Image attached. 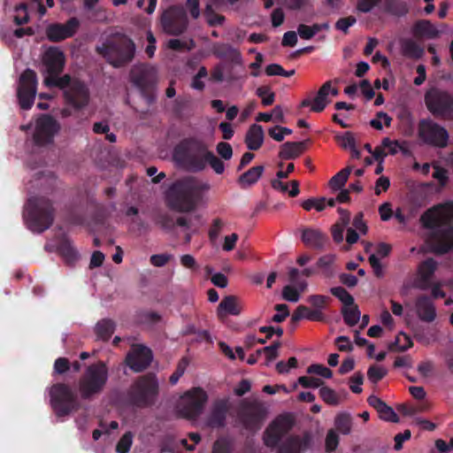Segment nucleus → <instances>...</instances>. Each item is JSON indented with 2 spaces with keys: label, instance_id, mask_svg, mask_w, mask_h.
Wrapping results in <instances>:
<instances>
[{
  "label": "nucleus",
  "instance_id": "1",
  "mask_svg": "<svg viewBox=\"0 0 453 453\" xmlns=\"http://www.w3.org/2000/svg\"><path fill=\"white\" fill-rule=\"evenodd\" d=\"M453 219V214L444 205L434 206L420 217L422 226L432 230L427 242L433 252L443 255L453 250V225L443 226L444 221Z\"/></svg>",
  "mask_w": 453,
  "mask_h": 453
},
{
  "label": "nucleus",
  "instance_id": "2",
  "mask_svg": "<svg viewBox=\"0 0 453 453\" xmlns=\"http://www.w3.org/2000/svg\"><path fill=\"white\" fill-rule=\"evenodd\" d=\"M209 185L193 176H187L173 181L166 189L165 196L167 206L180 212H189L196 209L209 189Z\"/></svg>",
  "mask_w": 453,
  "mask_h": 453
},
{
  "label": "nucleus",
  "instance_id": "3",
  "mask_svg": "<svg viewBox=\"0 0 453 453\" xmlns=\"http://www.w3.org/2000/svg\"><path fill=\"white\" fill-rule=\"evenodd\" d=\"M96 51L115 68L130 64L136 53L134 42L125 34H115L110 40L96 48Z\"/></svg>",
  "mask_w": 453,
  "mask_h": 453
},
{
  "label": "nucleus",
  "instance_id": "4",
  "mask_svg": "<svg viewBox=\"0 0 453 453\" xmlns=\"http://www.w3.org/2000/svg\"><path fill=\"white\" fill-rule=\"evenodd\" d=\"M207 145L199 140L190 138L180 142L174 148V159L185 170L190 173H199L205 169Z\"/></svg>",
  "mask_w": 453,
  "mask_h": 453
},
{
  "label": "nucleus",
  "instance_id": "5",
  "mask_svg": "<svg viewBox=\"0 0 453 453\" xmlns=\"http://www.w3.org/2000/svg\"><path fill=\"white\" fill-rule=\"evenodd\" d=\"M24 219L34 233L42 234L49 229L55 219L52 202L44 196H33L27 200Z\"/></svg>",
  "mask_w": 453,
  "mask_h": 453
},
{
  "label": "nucleus",
  "instance_id": "6",
  "mask_svg": "<svg viewBox=\"0 0 453 453\" xmlns=\"http://www.w3.org/2000/svg\"><path fill=\"white\" fill-rule=\"evenodd\" d=\"M159 393L157 376L148 372L135 379L126 393L128 404L137 408H148L155 404Z\"/></svg>",
  "mask_w": 453,
  "mask_h": 453
},
{
  "label": "nucleus",
  "instance_id": "7",
  "mask_svg": "<svg viewBox=\"0 0 453 453\" xmlns=\"http://www.w3.org/2000/svg\"><path fill=\"white\" fill-rule=\"evenodd\" d=\"M109 380V369L105 362L98 361L88 365L80 377L78 388L83 400H91L100 395Z\"/></svg>",
  "mask_w": 453,
  "mask_h": 453
},
{
  "label": "nucleus",
  "instance_id": "8",
  "mask_svg": "<svg viewBox=\"0 0 453 453\" xmlns=\"http://www.w3.org/2000/svg\"><path fill=\"white\" fill-rule=\"evenodd\" d=\"M48 83L54 84L63 91V96L67 105L76 111L85 108L90 100V91L85 81L73 77L70 74H64L60 80H48Z\"/></svg>",
  "mask_w": 453,
  "mask_h": 453
},
{
  "label": "nucleus",
  "instance_id": "9",
  "mask_svg": "<svg viewBox=\"0 0 453 453\" xmlns=\"http://www.w3.org/2000/svg\"><path fill=\"white\" fill-rule=\"evenodd\" d=\"M50 404L55 414L61 418L80 409L77 394L66 383L53 384L50 389Z\"/></svg>",
  "mask_w": 453,
  "mask_h": 453
},
{
  "label": "nucleus",
  "instance_id": "10",
  "mask_svg": "<svg viewBox=\"0 0 453 453\" xmlns=\"http://www.w3.org/2000/svg\"><path fill=\"white\" fill-rule=\"evenodd\" d=\"M425 104L434 117L453 121V94L449 91L432 88L425 94Z\"/></svg>",
  "mask_w": 453,
  "mask_h": 453
},
{
  "label": "nucleus",
  "instance_id": "11",
  "mask_svg": "<svg viewBox=\"0 0 453 453\" xmlns=\"http://www.w3.org/2000/svg\"><path fill=\"white\" fill-rule=\"evenodd\" d=\"M65 56L57 46H50L42 56L41 73L44 76L43 84L47 88H53L54 84L48 83V80H60V74L64 71Z\"/></svg>",
  "mask_w": 453,
  "mask_h": 453
},
{
  "label": "nucleus",
  "instance_id": "12",
  "mask_svg": "<svg viewBox=\"0 0 453 453\" xmlns=\"http://www.w3.org/2000/svg\"><path fill=\"white\" fill-rule=\"evenodd\" d=\"M130 81L140 90L150 104L153 101V91L157 83V71L145 64L134 65L130 70Z\"/></svg>",
  "mask_w": 453,
  "mask_h": 453
},
{
  "label": "nucleus",
  "instance_id": "13",
  "mask_svg": "<svg viewBox=\"0 0 453 453\" xmlns=\"http://www.w3.org/2000/svg\"><path fill=\"white\" fill-rule=\"evenodd\" d=\"M208 400L207 393L202 388L187 391L178 403V412L188 419H195L203 412Z\"/></svg>",
  "mask_w": 453,
  "mask_h": 453
},
{
  "label": "nucleus",
  "instance_id": "14",
  "mask_svg": "<svg viewBox=\"0 0 453 453\" xmlns=\"http://www.w3.org/2000/svg\"><path fill=\"white\" fill-rule=\"evenodd\" d=\"M418 137L427 145L443 149L449 143L447 129L430 119H422L418 125Z\"/></svg>",
  "mask_w": 453,
  "mask_h": 453
},
{
  "label": "nucleus",
  "instance_id": "15",
  "mask_svg": "<svg viewBox=\"0 0 453 453\" xmlns=\"http://www.w3.org/2000/svg\"><path fill=\"white\" fill-rule=\"evenodd\" d=\"M265 415V408L257 401L243 399L237 410L239 421L248 430L258 428Z\"/></svg>",
  "mask_w": 453,
  "mask_h": 453
},
{
  "label": "nucleus",
  "instance_id": "16",
  "mask_svg": "<svg viewBox=\"0 0 453 453\" xmlns=\"http://www.w3.org/2000/svg\"><path fill=\"white\" fill-rule=\"evenodd\" d=\"M161 25L166 34L180 35L187 30L188 25L186 11L181 6H170L161 16Z\"/></svg>",
  "mask_w": 453,
  "mask_h": 453
},
{
  "label": "nucleus",
  "instance_id": "17",
  "mask_svg": "<svg viewBox=\"0 0 453 453\" xmlns=\"http://www.w3.org/2000/svg\"><path fill=\"white\" fill-rule=\"evenodd\" d=\"M37 91L36 73L27 68L19 76L17 96L21 109L29 110L32 108Z\"/></svg>",
  "mask_w": 453,
  "mask_h": 453
},
{
  "label": "nucleus",
  "instance_id": "18",
  "mask_svg": "<svg viewBox=\"0 0 453 453\" xmlns=\"http://www.w3.org/2000/svg\"><path fill=\"white\" fill-rule=\"evenodd\" d=\"M60 130V124L51 115L42 114L35 121L33 141L42 147L53 143L55 135Z\"/></svg>",
  "mask_w": 453,
  "mask_h": 453
},
{
  "label": "nucleus",
  "instance_id": "19",
  "mask_svg": "<svg viewBox=\"0 0 453 453\" xmlns=\"http://www.w3.org/2000/svg\"><path fill=\"white\" fill-rule=\"evenodd\" d=\"M292 421L287 416L276 418L264 432L263 441L266 447L275 448L283 436L291 429Z\"/></svg>",
  "mask_w": 453,
  "mask_h": 453
},
{
  "label": "nucleus",
  "instance_id": "20",
  "mask_svg": "<svg viewBox=\"0 0 453 453\" xmlns=\"http://www.w3.org/2000/svg\"><path fill=\"white\" fill-rule=\"evenodd\" d=\"M81 22L76 17L70 18L65 23H52L46 27L49 41L58 42L73 37L80 28Z\"/></svg>",
  "mask_w": 453,
  "mask_h": 453
},
{
  "label": "nucleus",
  "instance_id": "21",
  "mask_svg": "<svg viewBox=\"0 0 453 453\" xmlns=\"http://www.w3.org/2000/svg\"><path fill=\"white\" fill-rule=\"evenodd\" d=\"M152 351L146 346H134L126 357L127 365L134 372H142L151 364Z\"/></svg>",
  "mask_w": 453,
  "mask_h": 453
},
{
  "label": "nucleus",
  "instance_id": "22",
  "mask_svg": "<svg viewBox=\"0 0 453 453\" xmlns=\"http://www.w3.org/2000/svg\"><path fill=\"white\" fill-rule=\"evenodd\" d=\"M230 409L228 399H217L212 403L206 424L211 428H222L226 426V417Z\"/></svg>",
  "mask_w": 453,
  "mask_h": 453
},
{
  "label": "nucleus",
  "instance_id": "23",
  "mask_svg": "<svg viewBox=\"0 0 453 453\" xmlns=\"http://www.w3.org/2000/svg\"><path fill=\"white\" fill-rule=\"evenodd\" d=\"M302 242L307 247L322 250L328 242L327 235L318 228L304 227L302 230Z\"/></svg>",
  "mask_w": 453,
  "mask_h": 453
},
{
  "label": "nucleus",
  "instance_id": "24",
  "mask_svg": "<svg viewBox=\"0 0 453 453\" xmlns=\"http://www.w3.org/2000/svg\"><path fill=\"white\" fill-rule=\"evenodd\" d=\"M416 312L420 320L424 322H433L436 318V310L430 296L420 295L415 302Z\"/></svg>",
  "mask_w": 453,
  "mask_h": 453
},
{
  "label": "nucleus",
  "instance_id": "25",
  "mask_svg": "<svg viewBox=\"0 0 453 453\" xmlns=\"http://www.w3.org/2000/svg\"><path fill=\"white\" fill-rule=\"evenodd\" d=\"M331 81H326L319 89L317 96L313 99V104L311 105V111L314 112H321L325 110L329 100H327V96L329 93L332 96H336L339 93L336 88H332Z\"/></svg>",
  "mask_w": 453,
  "mask_h": 453
},
{
  "label": "nucleus",
  "instance_id": "26",
  "mask_svg": "<svg viewBox=\"0 0 453 453\" xmlns=\"http://www.w3.org/2000/svg\"><path fill=\"white\" fill-rule=\"evenodd\" d=\"M310 140L302 142H287L280 147L279 157L284 160L295 159L300 157L307 149Z\"/></svg>",
  "mask_w": 453,
  "mask_h": 453
},
{
  "label": "nucleus",
  "instance_id": "27",
  "mask_svg": "<svg viewBox=\"0 0 453 453\" xmlns=\"http://www.w3.org/2000/svg\"><path fill=\"white\" fill-rule=\"evenodd\" d=\"M241 307L237 303V297L234 296H226L219 303L217 308V316L223 320L227 315H239Z\"/></svg>",
  "mask_w": 453,
  "mask_h": 453
},
{
  "label": "nucleus",
  "instance_id": "28",
  "mask_svg": "<svg viewBox=\"0 0 453 453\" xmlns=\"http://www.w3.org/2000/svg\"><path fill=\"white\" fill-rule=\"evenodd\" d=\"M264 137L265 134L262 126L253 124L248 129L244 142L249 150H257L264 142Z\"/></svg>",
  "mask_w": 453,
  "mask_h": 453
},
{
  "label": "nucleus",
  "instance_id": "29",
  "mask_svg": "<svg viewBox=\"0 0 453 453\" xmlns=\"http://www.w3.org/2000/svg\"><path fill=\"white\" fill-rule=\"evenodd\" d=\"M412 33L416 37L426 39H435L440 35L439 30L427 19L416 21L412 27Z\"/></svg>",
  "mask_w": 453,
  "mask_h": 453
},
{
  "label": "nucleus",
  "instance_id": "30",
  "mask_svg": "<svg viewBox=\"0 0 453 453\" xmlns=\"http://www.w3.org/2000/svg\"><path fill=\"white\" fill-rule=\"evenodd\" d=\"M57 250L68 265H73L79 258L77 250L72 245L71 241L65 236L60 239Z\"/></svg>",
  "mask_w": 453,
  "mask_h": 453
},
{
  "label": "nucleus",
  "instance_id": "31",
  "mask_svg": "<svg viewBox=\"0 0 453 453\" xmlns=\"http://www.w3.org/2000/svg\"><path fill=\"white\" fill-rule=\"evenodd\" d=\"M263 165H256L249 169L247 172L241 174L238 178V182L242 188L254 185L257 182L259 178L264 173Z\"/></svg>",
  "mask_w": 453,
  "mask_h": 453
},
{
  "label": "nucleus",
  "instance_id": "32",
  "mask_svg": "<svg viewBox=\"0 0 453 453\" xmlns=\"http://www.w3.org/2000/svg\"><path fill=\"white\" fill-rule=\"evenodd\" d=\"M115 331V323L109 319H104L97 322L95 327V333L98 339L106 342Z\"/></svg>",
  "mask_w": 453,
  "mask_h": 453
},
{
  "label": "nucleus",
  "instance_id": "33",
  "mask_svg": "<svg viewBox=\"0 0 453 453\" xmlns=\"http://www.w3.org/2000/svg\"><path fill=\"white\" fill-rule=\"evenodd\" d=\"M436 268L437 262L432 257L426 258L421 262L418 268L421 281L426 284L434 275Z\"/></svg>",
  "mask_w": 453,
  "mask_h": 453
},
{
  "label": "nucleus",
  "instance_id": "34",
  "mask_svg": "<svg viewBox=\"0 0 453 453\" xmlns=\"http://www.w3.org/2000/svg\"><path fill=\"white\" fill-rule=\"evenodd\" d=\"M335 428L342 434H349L351 432L352 418L348 412H341L334 418Z\"/></svg>",
  "mask_w": 453,
  "mask_h": 453
},
{
  "label": "nucleus",
  "instance_id": "35",
  "mask_svg": "<svg viewBox=\"0 0 453 453\" xmlns=\"http://www.w3.org/2000/svg\"><path fill=\"white\" fill-rule=\"evenodd\" d=\"M342 314L345 324L349 326H355L359 321L361 315L357 305L355 303L353 306L342 307Z\"/></svg>",
  "mask_w": 453,
  "mask_h": 453
},
{
  "label": "nucleus",
  "instance_id": "36",
  "mask_svg": "<svg viewBox=\"0 0 453 453\" xmlns=\"http://www.w3.org/2000/svg\"><path fill=\"white\" fill-rule=\"evenodd\" d=\"M351 167L348 166L338 172L329 180V186L334 190L341 189L348 180L350 174Z\"/></svg>",
  "mask_w": 453,
  "mask_h": 453
},
{
  "label": "nucleus",
  "instance_id": "37",
  "mask_svg": "<svg viewBox=\"0 0 453 453\" xmlns=\"http://www.w3.org/2000/svg\"><path fill=\"white\" fill-rule=\"evenodd\" d=\"M326 27L327 25L314 24L312 26H307L300 24L297 27V33L302 39L309 40L311 39L317 33H319L322 27Z\"/></svg>",
  "mask_w": 453,
  "mask_h": 453
},
{
  "label": "nucleus",
  "instance_id": "38",
  "mask_svg": "<svg viewBox=\"0 0 453 453\" xmlns=\"http://www.w3.org/2000/svg\"><path fill=\"white\" fill-rule=\"evenodd\" d=\"M330 292L342 303L343 307L354 305V297L344 288L334 287L330 288Z\"/></svg>",
  "mask_w": 453,
  "mask_h": 453
},
{
  "label": "nucleus",
  "instance_id": "39",
  "mask_svg": "<svg viewBox=\"0 0 453 453\" xmlns=\"http://www.w3.org/2000/svg\"><path fill=\"white\" fill-rule=\"evenodd\" d=\"M382 147L388 149V153L391 155H395L399 150L403 154L408 152L406 142H400L397 140H390L388 137H385L382 140Z\"/></svg>",
  "mask_w": 453,
  "mask_h": 453
},
{
  "label": "nucleus",
  "instance_id": "40",
  "mask_svg": "<svg viewBox=\"0 0 453 453\" xmlns=\"http://www.w3.org/2000/svg\"><path fill=\"white\" fill-rule=\"evenodd\" d=\"M256 95L261 98L264 106L272 105L275 101V93L269 86H260L256 90Z\"/></svg>",
  "mask_w": 453,
  "mask_h": 453
},
{
  "label": "nucleus",
  "instance_id": "41",
  "mask_svg": "<svg viewBox=\"0 0 453 453\" xmlns=\"http://www.w3.org/2000/svg\"><path fill=\"white\" fill-rule=\"evenodd\" d=\"M319 396L321 399L329 405H338L341 398L338 394L328 387H321L319 389Z\"/></svg>",
  "mask_w": 453,
  "mask_h": 453
},
{
  "label": "nucleus",
  "instance_id": "42",
  "mask_svg": "<svg viewBox=\"0 0 453 453\" xmlns=\"http://www.w3.org/2000/svg\"><path fill=\"white\" fill-rule=\"evenodd\" d=\"M169 49L176 51H189L196 47V43L193 39L188 41H181L180 39H171L167 42Z\"/></svg>",
  "mask_w": 453,
  "mask_h": 453
},
{
  "label": "nucleus",
  "instance_id": "43",
  "mask_svg": "<svg viewBox=\"0 0 453 453\" xmlns=\"http://www.w3.org/2000/svg\"><path fill=\"white\" fill-rule=\"evenodd\" d=\"M405 56L413 58H419L424 53V50L414 41L409 40L403 46Z\"/></svg>",
  "mask_w": 453,
  "mask_h": 453
},
{
  "label": "nucleus",
  "instance_id": "44",
  "mask_svg": "<svg viewBox=\"0 0 453 453\" xmlns=\"http://www.w3.org/2000/svg\"><path fill=\"white\" fill-rule=\"evenodd\" d=\"M387 373L388 371L384 367L372 365L368 368L367 377L372 383L376 384L381 380Z\"/></svg>",
  "mask_w": 453,
  "mask_h": 453
},
{
  "label": "nucleus",
  "instance_id": "45",
  "mask_svg": "<svg viewBox=\"0 0 453 453\" xmlns=\"http://www.w3.org/2000/svg\"><path fill=\"white\" fill-rule=\"evenodd\" d=\"M204 15L207 22L211 27L221 26L225 20L223 15L218 14L212 9L211 4H207L204 10Z\"/></svg>",
  "mask_w": 453,
  "mask_h": 453
},
{
  "label": "nucleus",
  "instance_id": "46",
  "mask_svg": "<svg viewBox=\"0 0 453 453\" xmlns=\"http://www.w3.org/2000/svg\"><path fill=\"white\" fill-rule=\"evenodd\" d=\"M207 157L205 159V166L207 164L211 165V167L214 170V172L218 174H221L225 171V165L221 159L214 155L212 151L209 150V152L206 153Z\"/></svg>",
  "mask_w": 453,
  "mask_h": 453
},
{
  "label": "nucleus",
  "instance_id": "47",
  "mask_svg": "<svg viewBox=\"0 0 453 453\" xmlns=\"http://www.w3.org/2000/svg\"><path fill=\"white\" fill-rule=\"evenodd\" d=\"M295 73L296 71L294 69L290 71L284 70V68L279 64H271L265 67V73L268 76L280 75L283 77H291Z\"/></svg>",
  "mask_w": 453,
  "mask_h": 453
},
{
  "label": "nucleus",
  "instance_id": "48",
  "mask_svg": "<svg viewBox=\"0 0 453 453\" xmlns=\"http://www.w3.org/2000/svg\"><path fill=\"white\" fill-rule=\"evenodd\" d=\"M133 443V434L131 432L125 433L116 445L118 453H127Z\"/></svg>",
  "mask_w": 453,
  "mask_h": 453
},
{
  "label": "nucleus",
  "instance_id": "49",
  "mask_svg": "<svg viewBox=\"0 0 453 453\" xmlns=\"http://www.w3.org/2000/svg\"><path fill=\"white\" fill-rule=\"evenodd\" d=\"M16 15L14 16V23L18 26L27 24L29 21V15L27 13V7L26 4H20L15 9Z\"/></svg>",
  "mask_w": 453,
  "mask_h": 453
},
{
  "label": "nucleus",
  "instance_id": "50",
  "mask_svg": "<svg viewBox=\"0 0 453 453\" xmlns=\"http://www.w3.org/2000/svg\"><path fill=\"white\" fill-rule=\"evenodd\" d=\"M379 416L381 419L385 421L397 423L399 422V418L397 414L395 412L393 408L385 403L379 411Z\"/></svg>",
  "mask_w": 453,
  "mask_h": 453
},
{
  "label": "nucleus",
  "instance_id": "51",
  "mask_svg": "<svg viewBox=\"0 0 453 453\" xmlns=\"http://www.w3.org/2000/svg\"><path fill=\"white\" fill-rule=\"evenodd\" d=\"M300 275V272L296 268H291L288 272V280L289 281L296 285V288L299 291V293L303 292L307 288V282L305 280H299L298 277Z\"/></svg>",
  "mask_w": 453,
  "mask_h": 453
},
{
  "label": "nucleus",
  "instance_id": "52",
  "mask_svg": "<svg viewBox=\"0 0 453 453\" xmlns=\"http://www.w3.org/2000/svg\"><path fill=\"white\" fill-rule=\"evenodd\" d=\"M357 23V19L354 16L339 19L334 27L335 29L343 32L345 35L349 33V28Z\"/></svg>",
  "mask_w": 453,
  "mask_h": 453
},
{
  "label": "nucleus",
  "instance_id": "53",
  "mask_svg": "<svg viewBox=\"0 0 453 453\" xmlns=\"http://www.w3.org/2000/svg\"><path fill=\"white\" fill-rule=\"evenodd\" d=\"M326 452H334L339 444V435L333 429L327 432L326 437Z\"/></svg>",
  "mask_w": 453,
  "mask_h": 453
},
{
  "label": "nucleus",
  "instance_id": "54",
  "mask_svg": "<svg viewBox=\"0 0 453 453\" xmlns=\"http://www.w3.org/2000/svg\"><path fill=\"white\" fill-rule=\"evenodd\" d=\"M329 300V296L323 295H311L308 297V302L319 311L325 309Z\"/></svg>",
  "mask_w": 453,
  "mask_h": 453
},
{
  "label": "nucleus",
  "instance_id": "55",
  "mask_svg": "<svg viewBox=\"0 0 453 453\" xmlns=\"http://www.w3.org/2000/svg\"><path fill=\"white\" fill-rule=\"evenodd\" d=\"M71 369V363L66 357H58L54 362L53 372L56 374H64Z\"/></svg>",
  "mask_w": 453,
  "mask_h": 453
},
{
  "label": "nucleus",
  "instance_id": "56",
  "mask_svg": "<svg viewBox=\"0 0 453 453\" xmlns=\"http://www.w3.org/2000/svg\"><path fill=\"white\" fill-rule=\"evenodd\" d=\"M364 382V374L361 372H357L349 379V388L355 394L362 392L361 385Z\"/></svg>",
  "mask_w": 453,
  "mask_h": 453
},
{
  "label": "nucleus",
  "instance_id": "57",
  "mask_svg": "<svg viewBox=\"0 0 453 453\" xmlns=\"http://www.w3.org/2000/svg\"><path fill=\"white\" fill-rule=\"evenodd\" d=\"M299 384L305 388H318L323 385V380L319 378L301 376L298 378Z\"/></svg>",
  "mask_w": 453,
  "mask_h": 453
},
{
  "label": "nucleus",
  "instance_id": "58",
  "mask_svg": "<svg viewBox=\"0 0 453 453\" xmlns=\"http://www.w3.org/2000/svg\"><path fill=\"white\" fill-rule=\"evenodd\" d=\"M308 373H315L324 378L330 379L333 376V372L323 365L313 364L307 369Z\"/></svg>",
  "mask_w": 453,
  "mask_h": 453
},
{
  "label": "nucleus",
  "instance_id": "59",
  "mask_svg": "<svg viewBox=\"0 0 453 453\" xmlns=\"http://www.w3.org/2000/svg\"><path fill=\"white\" fill-rule=\"evenodd\" d=\"M280 346V342L276 341L273 342L270 346L262 348V350H264V354L265 355L267 362L274 360L279 356L278 349Z\"/></svg>",
  "mask_w": 453,
  "mask_h": 453
},
{
  "label": "nucleus",
  "instance_id": "60",
  "mask_svg": "<svg viewBox=\"0 0 453 453\" xmlns=\"http://www.w3.org/2000/svg\"><path fill=\"white\" fill-rule=\"evenodd\" d=\"M224 225L225 223L219 218H216L212 220L208 233L209 238L211 242L215 241L219 237Z\"/></svg>",
  "mask_w": 453,
  "mask_h": 453
},
{
  "label": "nucleus",
  "instance_id": "61",
  "mask_svg": "<svg viewBox=\"0 0 453 453\" xmlns=\"http://www.w3.org/2000/svg\"><path fill=\"white\" fill-rule=\"evenodd\" d=\"M282 297L286 301L296 303L300 298V293L295 287L288 285L282 289Z\"/></svg>",
  "mask_w": 453,
  "mask_h": 453
},
{
  "label": "nucleus",
  "instance_id": "62",
  "mask_svg": "<svg viewBox=\"0 0 453 453\" xmlns=\"http://www.w3.org/2000/svg\"><path fill=\"white\" fill-rule=\"evenodd\" d=\"M434 171L433 173V178L436 179L439 181L441 187L446 186L449 180L448 171L445 168L441 167L439 165H434Z\"/></svg>",
  "mask_w": 453,
  "mask_h": 453
},
{
  "label": "nucleus",
  "instance_id": "63",
  "mask_svg": "<svg viewBox=\"0 0 453 453\" xmlns=\"http://www.w3.org/2000/svg\"><path fill=\"white\" fill-rule=\"evenodd\" d=\"M217 152L219 156L225 160H229L233 156V149L232 146L226 142H220L217 144L216 147Z\"/></svg>",
  "mask_w": 453,
  "mask_h": 453
},
{
  "label": "nucleus",
  "instance_id": "64",
  "mask_svg": "<svg viewBox=\"0 0 453 453\" xmlns=\"http://www.w3.org/2000/svg\"><path fill=\"white\" fill-rule=\"evenodd\" d=\"M211 453H232V448L227 441L217 440L213 444Z\"/></svg>",
  "mask_w": 453,
  "mask_h": 453
}]
</instances>
